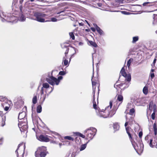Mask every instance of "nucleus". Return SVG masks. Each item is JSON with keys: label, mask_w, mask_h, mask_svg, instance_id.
<instances>
[{"label": "nucleus", "mask_w": 157, "mask_h": 157, "mask_svg": "<svg viewBox=\"0 0 157 157\" xmlns=\"http://www.w3.org/2000/svg\"><path fill=\"white\" fill-rule=\"evenodd\" d=\"M133 104L132 103H128L127 105V108L128 109H131L132 108H133Z\"/></svg>", "instance_id": "72a5a7b5"}, {"label": "nucleus", "mask_w": 157, "mask_h": 157, "mask_svg": "<svg viewBox=\"0 0 157 157\" xmlns=\"http://www.w3.org/2000/svg\"><path fill=\"white\" fill-rule=\"evenodd\" d=\"M122 13H124V14H128V13L125 12L124 11H122L121 12Z\"/></svg>", "instance_id": "bf43d9fd"}, {"label": "nucleus", "mask_w": 157, "mask_h": 157, "mask_svg": "<svg viewBox=\"0 0 157 157\" xmlns=\"http://www.w3.org/2000/svg\"><path fill=\"white\" fill-rule=\"evenodd\" d=\"M156 111V105L154 106V109H153V112L151 115V118L152 120H154L155 119V113Z\"/></svg>", "instance_id": "aec40b11"}, {"label": "nucleus", "mask_w": 157, "mask_h": 157, "mask_svg": "<svg viewBox=\"0 0 157 157\" xmlns=\"http://www.w3.org/2000/svg\"><path fill=\"white\" fill-rule=\"evenodd\" d=\"M138 36H135L133 38V40H132V42L133 43H135L138 40Z\"/></svg>", "instance_id": "ea45409f"}, {"label": "nucleus", "mask_w": 157, "mask_h": 157, "mask_svg": "<svg viewBox=\"0 0 157 157\" xmlns=\"http://www.w3.org/2000/svg\"><path fill=\"white\" fill-rule=\"evenodd\" d=\"M33 102L34 104H35L36 103L37 101V96H34L33 98Z\"/></svg>", "instance_id": "f704fd0d"}, {"label": "nucleus", "mask_w": 157, "mask_h": 157, "mask_svg": "<svg viewBox=\"0 0 157 157\" xmlns=\"http://www.w3.org/2000/svg\"><path fill=\"white\" fill-rule=\"evenodd\" d=\"M123 97L121 95H119L117 96V100L119 101L122 102L123 100Z\"/></svg>", "instance_id": "c756f323"}, {"label": "nucleus", "mask_w": 157, "mask_h": 157, "mask_svg": "<svg viewBox=\"0 0 157 157\" xmlns=\"http://www.w3.org/2000/svg\"><path fill=\"white\" fill-rule=\"evenodd\" d=\"M0 17L2 18V22H4L6 21L4 19V18H7L8 16H6L4 12H2L0 13Z\"/></svg>", "instance_id": "f3484780"}, {"label": "nucleus", "mask_w": 157, "mask_h": 157, "mask_svg": "<svg viewBox=\"0 0 157 157\" xmlns=\"http://www.w3.org/2000/svg\"><path fill=\"white\" fill-rule=\"evenodd\" d=\"M133 59L132 58H130L128 61L127 64V66L128 68H129L131 63L133 61Z\"/></svg>", "instance_id": "2f4dec72"}, {"label": "nucleus", "mask_w": 157, "mask_h": 157, "mask_svg": "<svg viewBox=\"0 0 157 157\" xmlns=\"http://www.w3.org/2000/svg\"><path fill=\"white\" fill-rule=\"evenodd\" d=\"M61 46L62 48L63 49H66V50L65 52V54L66 55L68 52L69 51V48H68V46L66 45V44L65 43H64L61 44Z\"/></svg>", "instance_id": "dca6fc26"}, {"label": "nucleus", "mask_w": 157, "mask_h": 157, "mask_svg": "<svg viewBox=\"0 0 157 157\" xmlns=\"http://www.w3.org/2000/svg\"><path fill=\"white\" fill-rule=\"evenodd\" d=\"M46 17L47 16L45 17H44L45 21V22L51 21V17H50V16H49L48 17Z\"/></svg>", "instance_id": "473e14b6"}, {"label": "nucleus", "mask_w": 157, "mask_h": 157, "mask_svg": "<svg viewBox=\"0 0 157 157\" xmlns=\"http://www.w3.org/2000/svg\"><path fill=\"white\" fill-rule=\"evenodd\" d=\"M92 79H93V78H92L91 79V80H92V86H93V91L94 92V90H95V87H94V86L97 83H96V82H95L94 81H92Z\"/></svg>", "instance_id": "58836bf2"}, {"label": "nucleus", "mask_w": 157, "mask_h": 157, "mask_svg": "<svg viewBox=\"0 0 157 157\" xmlns=\"http://www.w3.org/2000/svg\"><path fill=\"white\" fill-rule=\"evenodd\" d=\"M74 50H75V53L73 55H74V54L76 53L77 51L78 52V50L76 49L75 48H74Z\"/></svg>", "instance_id": "052dcab7"}, {"label": "nucleus", "mask_w": 157, "mask_h": 157, "mask_svg": "<svg viewBox=\"0 0 157 157\" xmlns=\"http://www.w3.org/2000/svg\"><path fill=\"white\" fill-rule=\"evenodd\" d=\"M129 114L131 115H135V109H134V107L130 109L129 110Z\"/></svg>", "instance_id": "393cba45"}, {"label": "nucleus", "mask_w": 157, "mask_h": 157, "mask_svg": "<svg viewBox=\"0 0 157 157\" xmlns=\"http://www.w3.org/2000/svg\"><path fill=\"white\" fill-rule=\"evenodd\" d=\"M154 73H152L151 74V78H153L154 77Z\"/></svg>", "instance_id": "864d4df0"}, {"label": "nucleus", "mask_w": 157, "mask_h": 157, "mask_svg": "<svg viewBox=\"0 0 157 157\" xmlns=\"http://www.w3.org/2000/svg\"><path fill=\"white\" fill-rule=\"evenodd\" d=\"M151 71L152 72H153L154 71V70L153 69H151Z\"/></svg>", "instance_id": "774afa93"}, {"label": "nucleus", "mask_w": 157, "mask_h": 157, "mask_svg": "<svg viewBox=\"0 0 157 157\" xmlns=\"http://www.w3.org/2000/svg\"><path fill=\"white\" fill-rule=\"evenodd\" d=\"M48 15L40 12H33V15L31 19L40 22H45L44 17Z\"/></svg>", "instance_id": "f03ea898"}, {"label": "nucleus", "mask_w": 157, "mask_h": 157, "mask_svg": "<svg viewBox=\"0 0 157 157\" xmlns=\"http://www.w3.org/2000/svg\"><path fill=\"white\" fill-rule=\"evenodd\" d=\"M156 105L155 104H153V102L152 101H151L149 103V106H153V109H154V106Z\"/></svg>", "instance_id": "de8ad7c7"}, {"label": "nucleus", "mask_w": 157, "mask_h": 157, "mask_svg": "<svg viewBox=\"0 0 157 157\" xmlns=\"http://www.w3.org/2000/svg\"><path fill=\"white\" fill-rule=\"evenodd\" d=\"M25 19V17L23 14H21L19 18V20L21 21H24Z\"/></svg>", "instance_id": "bb28decb"}, {"label": "nucleus", "mask_w": 157, "mask_h": 157, "mask_svg": "<svg viewBox=\"0 0 157 157\" xmlns=\"http://www.w3.org/2000/svg\"><path fill=\"white\" fill-rule=\"evenodd\" d=\"M63 11H61L60 12H59L57 13V14H60V13H63Z\"/></svg>", "instance_id": "680f3d73"}, {"label": "nucleus", "mask_w": 157, "mask_h": 157, "mask_svg": "<svg viewBox=\"0 0 157 157\" xmlns=\"http://www.w3.org/2000/svg\"><path fill=\"white\" fill-rule=\"evenodd\" d=\"M113 127L115 131L118 130L119 128V126L117 123L114 124Z\"/></svg>", "instance_id": "cd10ccee"}, {"label": "nucleus", "mask_w": 157, "mask_h": 157, "mask_svg": "<svg viewBox=\"0 0 157 157\" xmlns=\"http://www.w3.org/2000/svg\"><path fill=\"white\" fill-rule=\"evenodd\" d=\"M143 92L145 95H146L147 94L148 92V87L146 86H145L143 89Z\"/></svg>", "instance_id": "5701e85b"}, {"label": "nucleus", "mask_w": 157, "mask_h": 157, "mask_svg": "<svg viewBox=\"0 0 157 157\" xmlns=\"http://www.w3.org/2000/svg\"><path fill=\"white\" fill-rule=\"evenodd\" d=\"M96 30L100 35L101 36L104 35V33L103 31L97 25H96Z\"/></svg>", "instance_id": "a211bd4d"}, {"label": "nucleus", "mask_w": 157, "mask_h": 157, "mask_svg": "<svg viewBox=\"0 0 157 157\" xmlns=\"http://www.w3.org/2000/svg\"><path fill=\"white\" fill-rule=\"evenodd\" d=\"M120 73L121 75L125 78V80L130 82L131 80V76L130 74H127L125 72L124 67H123Z\"/></svg>", "instance_id": "6e6552de"}, {"label": "nucleus", "mask_w": 157, "mask_h": 157, "mask_svg": "<svg viewBox=\"0 0 157 157\" xmlns=\"http://www.w3.org/2000/svg\"><path fill=\"white\" fill-rule=\"evenodd\" d=\"M125 117H126V122L124 126L126 127V132L128 135V136L130 139V140H131V141L132 142V144L133 147L135 149V143L134 141H132L131 135L130 134V133L129 132V131L131 129V128L129 127H126L128 125V124H129V121H128V119L127 118V117L126 116Z\"/></svg>", "instance_id": "0eeeda50"}, {"label": "nucleus", "mask_w": 157, "mask_h": 157, "mask_svg": "<svg viewBox=\"0 0 157 157\" xmlns=\"http://www.w3.org/2000/svg\"><path fill=\"white\" fill-rule=\"evenodd\" d=\"M88 42L90 45H91L94 47L96 48L97 47V45L95 42L91 40H89Z\"/></svg>", "instance_id": "a878e982"}, {"label": "nucleus", "mask_w": 157, "mask_h": 157, "mask_svg": "<svg viewBox=\"0 0 157 157\" xmlns=\"http://www.w3.org/2000/svg\"><path fill=\"white\" fill-rule=\"evenodd\" d=\"M153 108V106H149V110H150V112H151L152 111Z\"/></svg>", "instance_id": "603ef678"}, {"label": "nucleus", "mask_w": 157, "mask_h": 157, "mask_svg": "<svg viewBox=\"0 0 157 157\" xmlns=\"http://www.w3.org/2000/svg\"><path fill=\"white\" fill-rule=\"evenodd\" d=\"M75 153H73L72 154V156H73V155H74V157H75Z\"/></svg>", "instance_id": "69168bd1"}, {"label": "nucleus", "mask_w": 157, "mask_h": 157, "mask_svg": "<svg viewBox=\"0 0 157 157\" xmlns=\"http://www.w3.org/2000/svg\"><path fill=\"white\" fill-rule=\"evenodd\" d=\"M133 118L132 117H130V119H129V120H128V121H129V124H131V123L133 121Z\"/></svg>", "instance_id": "3c124183"}, {"label": "nucleus", "mask_w": 157, "mask_h": 157, "mask_svg": "<svg viewBox=\"0 0 157 157\" xmlns=\"http://www.w3.org/2000/svg\"><path fill=\"white\" fill-rule=\"evenodd\" d=\"M27 120L26 119H24L23 120L19 121L18 126L20 129L21 132L22 133L27 132V130L28 128V126L27 124Z\"/></svg>", "instance_id": "423d86ee"}, {"label": "nucleus", "mask_w": 157, "mask_h": 157, "mask_svg": "<svg viewBox=\"0 0 157 157\" xmlns=\"http://www.w3.org/2000/svg\"><path fill=\"white\" fill-rule=\"evenodd\" d=\"M124 0H117V1L120 3L123 2Z\"/></svg>", "instance_id": "5fc2aeb1"}, {"label": "nucleus", "mask_w": 157, "mask_h": 157, "mask_svg": "<svg viewBox=\"0 0 157 157\" xmlns=\"http://www.w3.org/2000/svg\"><path fill=\"white\" fill-rule=\"evenodd\" d=\"M26 112L24 111L21 113H20L18 117L19 120L21 121L23 120L24 119H25L26 116Z\"/></svg>", "instance_id": "4468645a"}, {"label": "nucleus", "mask_w": 157, "mask_h": 157, "mask_svg": "<svg viewBox=\"0 0 157 157\" xmlns=\"http://www.w3.org/2000/svg\"><path fill=\"white\" fill-rule=\"evenodd\" d=\"M69 35H70V36L71 38H72V40H74L75 39V36H74V34L73 33H70Z\"/></svg>", "instance_id": "c03bdc74"}, {"label": "nucleus", "mask_w": 157, "mask_h": 157, "mask_svg": "<svg viewBox=\"0 0 157 157\" xmlns=\"http://www.w3.org/2000/svg\"><path fill=\"white\" fill-rule=\"evenodd\" d=\"M41 88H43V89L44 88H45L47 89L50 88L51 89V91L48 93V95L52 92L53 90V87H50V88L49 85L48 83L46 82L43 84V87Z\"/></svg>", "instance_id": "ddd939ff"}, {"label": "nucleus", "mask_w": 157, "mask_h": 157, "mask_svg": "<svg viewBox=\"0 0 157 157\" xmlns=\"http://www.w3.org/2000/svg\"><path fill=\"white\" fill-rule=\"evenodd\" d=\"M37 139L41 141L48 142L49 141V139L47 136L44 135H40L39 136H36Z\"/></svg>", "instance_id": "1a4fd4ad"}, {"label": "nucleus", "mask_w": 157, "mask_h": 157, "mask_svg": "<svg viewBox=\"0 0 157 157\" xmlns=\"http://www.w3.org/2000/svg\"><path fill=\"white\" fill-rule=\"evenodd\" d=\"M23 143H21V144H20L18 145V148H17V150L15 151V153H16V154H17V156H18V152H17V150H18V148H19V147L21 145H22L23 144Z\"/></svg>", "instance_id": "a18cd8bd"}, {"label": "nucleus", "mask_w": 157, "mask_h": 157, "mask_svg": "<svg viewBox=\"0 0 157 157\" xmlns=\"http://www.w3.org/2000/svg\"><path fill=\"white\" fill-rule=\"evenodd\" d=\"M112 106V102L111 101L109 102V105L107 106L105 110H101L100 109H97L96 113L97 115L104 118L110 117H112L116 113V111L113 109H111Z\"/></svg>", "instance_id": "f257e3e1"}, {"label": "nucleus", "mask_w": 157, "mask_h": 157, "mask_svg": "<svg viewBox=\"0 0 157 157\" xmlns=\"http://www.w3.org/2000/svg\"><path fill=\"white\" fill-rule=\"evenodd\" d=\"M144 99V98H138L136 99V100L137 102H139L140 103H142L143 102L142 100Z\"/></svg>", "instance_id": "a19ab883"}, {"label": "nucleus", "mask_w": 157, "mask_h": 157, "mask_svg": "<svg viewBox=\"0 0 157 157\" xmlns=\"http://www.w3.org/2000/svg\"><path fill=\"white\" fill-rule=\"evenodd\" d=\"M156 61V59L155 58L154 59L153 62V64L154 65L155 64V63Z\"/></svg>", "instance_id": "6e6d98bb"}, {"label": "nucleus", "mask_w": 157, "mask_h": 157, "mask_svg": "<svg viewBox=\"0 0 157 157\" xmlns=\"http://www.w3.org/2000/svg\"><path fill=\"white\" fill-rule=\"evenodd\" d=\"M7 98L6 97H3L2 96H0V101H5V102H7L8 101Z\"/></svg>", "instance_id": "b1692460"}, {"label": "nucleus", "mask_w": 157, "mask_h": 157, "mask_svg": "<svg viewBox=\"0 0 157 157\" xmlns=\"http://www.w3.org/2000/svg\"><path fill=\"white\" fill-rule=\"evenodd\" d=\"M46 147L42 146L39 147L35 152L36 157H45L47 153Z\"/></svg>", "instance_id": "20e7f679"}, {"label": "nucleus", "mask_w": 157, "mask_h": 157, "mask_svg": "<svg viewBox=\"0 0 157 157\" xmlns=\"http://www.w3.org/2000/svg\"><path fill=\"white\" fill-rule=\"evenodd\" d=\"M62 78L63 77L62 76L59 77L58 78L53 76H51L47 78L46 80L50 85L53 86L55 84L58 85L60 82V80H62Z\"/></svg>", "instance_id": "39448f33"}, {"label": "nucleus", "mask_w": 157, "mask_h": 157, "mask_svg": "<svg viewBox=\"0 0 157 157\" xmlns=\"http://www.w3.org/2000/svg\"><path fill=\"white\" fill-rule=\"evenodd\" d=\"M76 134L78 136H79L82 137L83 138H84L85 137V136L84 135H83L81 134V133H80L79 132H76Z\"/></svg>", "instance_id": "e433bc0d"}, {"label": "nucleus", "mask_w": 157, "mask_h": 157, "mask_svg": "<svg viewBox=\"0 0 157 157\" xmlns=\"http://www.w3.org/2000/svg\"><path fill=\"white\" fill-rule=\"evenodd\" d=\"M79 25H80V26H83V23H79Z\"/></svg>", "instance_id": "e2e57ef3"}, {"label": "nucleus", "mask_w": 157, "mask_h": 157, "mask_svg": "<svg viewBox=\"0 0 157 157\" xmlns=\"http://www.w3.org/2000/svg\"><path fill=\"white\" fill-rule=\"evenodd\" d=\"M17 17H9L8 16L7 18H4V19L8 22L15 23L16 22L15 20L17 19Z\"/></svg>", "instance_id": "f8f14e48"}, {"label": "nucleus", "mask_w": 157, "mask_h": 157, "mask_svg": "<svg viewBox=\"0 0 157 157\" xmlns=\"http://www.w3.org/2000/svg\"><path fill=\"white\" fill-rule=\"evenodd\" d=\"M91 29L93 32H94L95 31V29L94 28H91Z\"/></svg>", "instance_id": "13d9d810"}, {"label": "nucleus", "mask_w": 157, "mask_h": 157, "mask_svg": "<svg viewBox=\"0 0 157 157\" xmlns=\"http://www.w3.org/2000/svg\"><path fill=\"white\" fill-rule=\"evenodd\" d=\"M66 73L64 71H60L59 73V75H65Z\"/></svg>", "instance_id": "09e8293b"}, {"label": "nucleus", "mask_w": 157, "mask_h": 157, "mask_svg": "<svg viewBox=\"0 0 157 157\" xmlns=\"http://www.w3.org/2000/svg\"><path fill=\"white\" fill-rule=\"evenodd\" d=\"M64 138L71 141H73L74 140L73 138L70 136H66L64 137Z\"/></svg>", "instance_id": "c9c22d12"}, {"label": "nucleus", "mask_w": 157, "mask_h": 157, "mask_svg": "<svg viewBox=\"0 0 157 157\" xmlns=\"http://www.w3.org/2000/svg\"><path fill=\"white\" fill-rule=\"evenodd\" d=\"M148 144L150 147H155L157 145V143L155 140L153 141V140L152 138V139L150 140V142Z\"/></svg>", "instance_id": "2eb2a0df"}, {"label": "nucleus", "mask_w": 157, "mask_h": 157, "mask_svg": "<svg viewBox=\"0 0 157 157\" xmlns=\"http://www.w3.org/2000/svg\"><path fill=\"white\" fill-rule=\"evenodd\" d=\"M51 21L54 22H56L58 21L57 19L55 17H51Z\"/></svg>", "instance_id": "49530a36"}, {"label": "nucleus", "mask_w": 157, "mask_h": 157, "mask_svg": "<svg viewBox=\"0 0 157 157\" xmlns=\"http://www.w3.org/2000/svg\"><path fill=\"white\" fill-rule=\"evenodd\" d=\"M152 138L150 135H148L145 136V140L147 144H148L150 142V140L152 139Z\"/></svg>", "instance_id": "412c9836"}, {"label": "nucleus", "mask_w": 157, "mask_h": 157, "mask_svg": "<svg viewBox=\"0 0 157 157\" xmlns=\"http://www.w3.org/2000/svg\"><path fill=\"white\" fill-rule=\"evenodd\" d=\"M47 90H45L46 94H44V89L43 88H41V91H40V99L41 101V104H43L44 101L45 100V99L46 98V94H48L47 93Z\"/></svg>", "instance_id": "9d476101"}, {"label": "nucleus", "mask_w": 157, "mask_h": 157, "mask_svg": "<svg viewBox=\"0 0 157 157\" xmlns=\"http://www.w3.org/2000/svg\"><path fill=\"white\" fill-rule=\"evenodd\" d=\"M19 8H20V10L21 11L22 8V6L21 5L20 6Z\"/></svg>", "instance_id": "0e129e2a"}, {"label": "nucleus", "mask_w": 157, "mask_h": 157, "mask_svg": "<svg viewBox=\"0 0 157 157\" xmlns=\"http://www.w3.org/2000/svg\"><path fill=\"white\" fill-rule=\"evenodd\" d=\"M86 147V144L82 145L79 148L80 151H82L84 150Z\"/></svg>", "instance_id": "7c9ffc66"}, {"label": "nucleus", "mask_w": 157, "mask_h": 157, "mask_svg": "<svg viewBox=\"0 0 157 157\" xmlns=\"http://www.w3.org/2000/svg\"><path fill=\"white\" fill-rule=\"evenodd\" d=\"M24 109L25 110H26V107H25L24 108Z\"/></svg>", "instance_id": "338daca9"}, {"label": "nucleus", "mask_w": 157, "mask_h": 157, "mask_svg": "<svg viewBox=\"0 0 157 157\" xmlns=\"http://www.w3.org/2000/svg\"><path fill=\"white\" fill-rule=\"evenodd\" d=\"M63 60H64L63 62L64 65L65 66H67L68 64V61L67 60L65 59V57H63Z\"/></svg>", "instance_id": "79ce46f5"}, {"label": "nucleus", "mask_w": 157, "mask_h": 157, "mask_svg": "<svg viewBox=\"0 0 157 157\" xmlns=\"http://www.w3.org/2000/svg\"><path fill=\"white\" fill-rule=\"evenodd\" d=\"M12 102L10 101H8L7 102H4L2 104V106L4 108V109L6 111H7L9 110L10 105L12 104Z\"/></svg>", "instance_id": "9b49d317"}, {"label": "nucleus", "mask_w": 157, "mask_h": 157, "mask_svg": "<svg viewBox=\"0 0 157 157\" xmlns=\"http://www.w3.org/2000/svg\"><path fill=\"white\" fill-rule=\"evenodd\" d=\"M93 107L94 109H95L96 110L97 109H100L99 108H97L96 107L97 106V105L96 103V102L95 101H94V100L93 101Z\"/></svg>", "instance_id": "37998d69"}, {"label": "nucleus", "mask_w": 157, "mask_h": 157, "mask_svg": "<svg viewBox=\"0 0 157 157\" xmlns=\"http://www.w3.org/2000/svg\"><path fill=\"white\" fill-rule=\"evenodd\" d=\"M97 129L94 128L90 127L84 131V133L86 134V139L92 140L95 135L97 132Z\"/></svg>", "instance_id": "7ed1b4c3"}, {"label": "nucleus", "mask_w": 157, "mask_h": 157, "mask_svg": "<svg viewBox=\"0 0 157 157\" xmlns=\"http://www.w3.org/2000/svg\"><path fill=\"white\" fill-rule=\"evenodd\" d=\"M42 111V107L41 105H39L37 107L36 111L37 113H40Z\"/></svg>", "instance_id": "c85d7f7f"}, {"label": "nucleus", "mask_w": 157, "mask_h": 157, "mask_svg": "<svg viewBox=\"0 0 157 157\" xmlns=\"http://www.w3.org/2000/svg\"><path fill=\"white\" fill-rule=\"evenodd\" d=\"M153 129L154 132V135L156 136L157 135V125L155 123L153 124Z\"/></svg>", "instance_id": "6ab92c4d"}, {"label": "nucleus", "mask_w": 157, "mask_h": 157, "mask_svg": "<svg viewBox=\"0 0 157 157\" xmlns=\"http://www.w3.org/2000/svg\"><path fill=\"white\" fill-rule=\"evenodd\" d=\"M1 117H2V126H3L5 124V121H6V116L4 114L2 115H1Z\"/></svg>", "instance_id": "4be33fe9"}, {"label": "nucleus", "mask_w": 157, "mask_h": 157, "mask_svg": "<svg viewBox=\"0 0 157 157\" xmlns=\"http://www.w3.org/2000/svg\"><path fill=\"white\" fill-rule=\"evenodd\" d=\"M143 135V132H142L140 131V132L139 133V137L140 138H142V137Z\"/></svg>", "instance_id": "8fccbe9b"}, {"label": "nucleus", "mask_w": 157, "mask_h": 157, "mask_svg": "<svg viewBox=\"0 0 157 157\" xmlns=\"http://www.w3.org/2000/svg\"><path fill=\"white\" fill-rule=\"evenodd\" d=\"M152 5V3L151 2H145L143 4V6H146L147 5L148 6H151Z\"/></svg>", "instance_id": "4c0bfd02"}, {"label": "nucleus", "mask_w": 157, "mask_h": 157, "mask_svg": "<svg viewBox=\"0 0 157 157\" xmlns=\"http://www.w3.org/2000/svg\"><path fill=\"white\" fill-rule=\"evenodd\" d=\"M3 139L1 138L0 139V144H2V142Z\"/></svg>", "instance_id": "4d7b16f0"}]
</instances>
